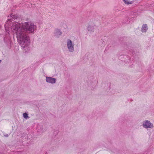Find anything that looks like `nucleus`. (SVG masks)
I'll use <instances>...</instances> for the list:
<instances>
[{"label":"nucleus","instance_id":"obj_7","mask_svg":"<svg viewBox=\"0 0 154 154\" xmlns=\"http://www.w3.org/2000/svg\"><path fill=\"white\" fill-rule=\"evenodd\" d=\"M148 29L147 26L146 24H143L142 26L141 31L142 32H146Z\"/></svg>","mask_w":154,"mask_h":154},{"label":"nucleus","instance_id":"obj_6","mask_svg":"<svg viewBox=\"0 0 154 154\" xmlns=\"http://www.w3.org/2000/svg\"><path fill=\"white\" fill-rule=\"evenodd\" d=\"M11 21V19H8L7 21L5 24V29L7 32L9 31V22Z\"/></svg>","mask_w":154,"mask_h":154},{"label":"nucleus","instance_id":"obj_9","mask_svg":"<svg viewBox=\"0 0 154 154\" xmlns=\"http://www.w3.org/2000/svg\"><path fill=\"white\" fill-rule=\"evenodd\" d=\"M23 117L26 119L28 117V115L26 113H23Z\"/></svg>","mask_w":154,"mask_h":154},{"label":"nucleus","instance_id":"obj_2","mask_svg":"<svg viewBox=\"0 0 154 154\" xmlns=\"http://www.w3.org/2000/svg\"><path fill=\"white\" fill-rule=\"evenodd\" d=\"M66 46L69 51L72 52L74 51V43L70 39H68L66 41Z\"/></svg>","mask_w":154,"mask_h":154},{"label":"nucleus","instance_id":"obj_10","mask_svg":"<svg viewBox=\"0 0 154 154\" xmlns=\"http://www.w3.org/2000/svg\"><path fill=\"white\" fill-rule=\"evenodd\" d=\"M1 60H0V62H1Z\"/></svg>","mask_w":154,"mask_h":154},{"label":"nucleus","instance_id":"obj_8","mask_svg":"<svg viewBox=\"0 0 154 154\" xmlns=\"http://www.w3.org/2000/svg\"><path fill=\"white\" fill-rule=\"evenodd\" d=\"M124 3L126 5L131 4L133 3V1H130L129 0H123Z\"/></svg>","mask_w":154,"mask_h":154},{"label":"nucleus","instance_id":"obj_1","mask_svg":"<svg viewBox=\"0 0 154 154\" xmlns=\"http://www.w3.org/2000/svg\"><path fill=\"white\" fill-rule=\"evenodd\" d=\"M36 28V26L31 21L21 23L15 22L11 27L14 36H16L19 43L23 48L27 47L30 44L29 38L25 33H33Z\"/></svg>","mask_w":154,"mask_h":154},{"label":"nucleus","instance_id":"obj_4","mask_svg":"<svg viewBox=\"0 0 154 154\" xmlns=\"http://www.w3.org/2000/svg\"><path fill=\"white\" fill-rule=\"evenodd\" d=\"M143 125L146 128H151L153 127V125L148 121H146L144 122Z\"/></svg>","mask_w":154,"mask_h":154},{"label":"nucleus","instance_id":"obj_3","mask_svg":"<svg viewBox=\"0 0 154 154\" xmlns=\"http://www.w3.org/2000/svg\"><path fill=\"white\" fill-rule=\"evenodd\" d=\"M45 80L47 82L51 84H55L56 81V79L50 77H46Z\"/></svg>","mask_w":154,"mask_h":154},{"label":"nucleus","instance_id":"obj_5","mask_svg":"<svg viewBox=\"0 0 154 154\" xmlns=\"http://www.w3.org/2000/svg\"><path fill=\"white\" fill-rule=\"evenodd\" d=\"M54 34L55 36L59 37L62 34V32L59 29H56L55 30L54 32Z\"/></svg>","mask_w":154,"mask_h":154}]
</instances>
